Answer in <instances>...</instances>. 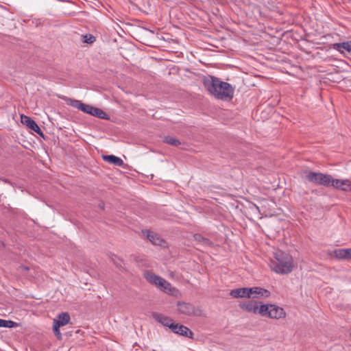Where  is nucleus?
Masks as SVG:
<instances>
[{
	"label": "nucleus",
	"instance_id": "obj_1",
	"mask_svg": "<svg viewBox=\"0 0 351 351\" xmlns=\"http://www.w3.org/2000/svg\"><path fill=\"white\" fill-rule=\"evenodd\" d=\"M203 84L205 88L217 99L230 101L234 97V88L232 85L218 77L212 75L205 77Z\"/></svg>",
	"mask_w": 351,
	"mask_h": 351
},
{
	"label": "nucleus",
	"instance_id": "obj_2",
	"mask_svg": "<svg viewBox=\"0 0 351 351\" xmlns=\"http://www.w3.org/2000/svg\"><path fill=\"white\" fill-rule=\"evenodd\" d=\"M271 267L278 274H287L293 270L292 257L289 254L280 251L275 254V261L271 262Z\"/></svg>",
	"mask_w": 351,
	"mask_h": 351
},
{
	"label": "nucleus",
	"instance_id": "obj_3",
	"mask_svg": "<svg viewBox=\"0 0 351 351\" xmlns=\"http://www.w3.org/2000/svg\"><path fill=\"white\" fill-rule=\"evenodd\" d=\"M306 179L311 182L326 187L332 186L333 184V178L332 176L319 172L308 171Z\"/></svg>",
	"mask_w": 351,
	"mask_h": 351
},
{
	"label": "nucleus",
	"instance_id": "obj_4",
	"mask_svg": "<svg viewBox=\"0 0 351 351\" xmlns=\"http://www.w3.org/2000/svg\"><path fill=\"white\" fill-rule=\"evenodd\" d=\"M145 278L149 283L155 285L157 287L166 293H171L173 291L176 290V289L172 287L171 284L166 281L164 278L152 272H147L145 274Z\"/></svg>",
	"mask_w": 351,
	"mask_h": 351
},
{
	"label": "nucleus",
	"instance_id": "obj_5",
	"mask_svg": "<svg viewBox=\"0 0 351 351\" xmlns=\"http://www.w3.org/2000/svg\"><path fill=\"white\" fill-rule=\"evenodd\" d=\"M178 311L180 313L188 316H197L200 315V310L188 302H178L177 304Z\"/></svg>",
	"mask_w": 351,
	"mask_h": 351
},
{
	"label": "nucleus",
	"instance_id": "obj_6",
	"mask_svg": "<svg viewBox=\"0 0 351 351\" xmlns=\"http://www.w3.org/2000/svg\"><path fill=\"white\" fill-rule=\"evenodd\" d=\"M21 123L25 125L29 129L33 130L39 136L44 137V134L38 124L31 117L22 114L21 116Z\"/></svg>",
	"mask_w": 351,
	"mask_h": 351
},
{
	"label": "nucleus",
	"instance_id": "obj_7",
	"mask_svg": "<svg viewBox=\"0 0 351 351\" xmlns=\"http://www.w3.org/2000/svg\"><path fill=\"white\" fill-rule=\"evenodd\" d=\"M170 330L178 335L189 337L190 339L193 338V332L186 326L173 323V324H171Z\"/></svg>",
	"mask_w": 351,
	"mask_h": 351
},
{
	"label": "nucleus",
	"instance_id": "obj_8",
	"mask_svg": "<svg viewBox=\"0 0 351 351\" xmlns=\"http://www.w3.org/2000/svg\"><path fill=\"white\" fill-rule=\"evenodd\" d=\"M261 304V302H257L254 300H247L241 302L239 304V306L240 307L241 309L246 312L256 314L258 312V304Z\"/></svg>",
	"mask_w": 351,
	"mask_h": 351
},
{
	"label": "nucleus",
	"instance_id": "obj_9",
	"mask_svg": "<svg viewBox=\"0 0 351 351\" xmlns=\"http://www.w3.org/2000/svg\"><path fill=\"white\" fill-rule=\"evenodd\" d=\"M142 233L153 245H162V243H165V241L160 235L154 232L149 230H142Z\"/></svg>",
	"mask_w": 351,
	"mask_h": 351
},
{
	"label": "nucleus",
	"instance_id": "obj_10",
	"mask_svg": "<svg viewBox=\"0 0 351 351\" xmlns=\"http://www.w3.org/2000/svg\"><path fill=\"white\" fill-rule=\"evenodd\" d=\"M251 289L248 287L238 288L230 291V295L234 298H251Z\"/></svg>",
	"mask_w": 351,
	"mask_h": 351
},
{
	"label": "nucleus",
	"instance_id": "obj_11",
	"mask_svg": "<svg viewBox=\"0 0 351 351\" xmlns=\"http://www.w3.org/2000/svg\"><path fill=\"white\" fill-rule=\"evenodd\" d=\"M285 316L286 313L282 308L274 304H270V310L268 317L272 319H280L285 317Z\"/></svg>",
	"mask_w": 351,
	"mask_h": 351
},
{
	"label": "nucleus",
	"instance_id": "obj_12",
	"mask_svg": "<svg viewBox=\"0 0 351 351\" xmlns=\"http://www.w3.org/2000/svg\"><path fill=\"white\" fill-rule=\"evenodd\" d=\"M332 186L343 191H351V182L349 180H340L333 178Z\"/></svg>",
	"mask_w": 351,
	"mask_h": 351
},
{
	"label": "nucleus",
	"instance_id": "obj_13",
	"mask_svg": "<svg viewBox=\"0 0 351 351\" xmlns=\"http://www.w3.org/2000/svg\"><path fill=\"white\" fill-rule=\"evenodd\" d=\"M71 105L73 107L76 108L82 112L90 115L92 114L93 110L94 109V106L89 104H83L81 101L75 99L71 100Z\"/></svg>",
	"mask_w": 351,
	"mask_h": 351
},
{
	"label": "nucleus",
	"instance_id": "obj_14",
	"mask_svg": "<svg viewBox=\"0 0 351 351\" xmlns=\"http://www.w3.org/2000/svg\"><path fill=\"white\" fill-rule=\"evenodd\" d=\"M153 318L158 322L160 323L165 326L168 327L170 329L171 324H173V319L167 316L158 313H152Z\"/></svg>",
	"mask_w": 351,
	"mask_h": 351
},
{
	"label": "nucleus",
	"instance_id": "obj_15",
	"mask_svg": "<svg viewBox=\"0 0 351 351\" xmlns=\"http://www.w3.org/2000/svg\"><path fill=\"white\" fill-rule=\"evenodd\" d=\"M251 298H268L270 295V291L264 288L254 287H250Z\"/></svg>",
	"mask_w": 351,
	"mask_h": 351
},
{
	"label": "nucleus",
	"instance_id": "obj_16",
	"mask_svg": "<svg viewBox=\"0 0 351 351\" xmlns=\"http://www.w3.org/2000/svg\"><path fill=\"white\" fill-rule=\"evenodd\" d=\"M332 49L341 54H344V51L351 53V40L334 43L332 44Z\"/></svg>",
	"mask_w": 351,
	"mask_h": 351
},
{
	"label": "nucleus",
	"instance_id": "obj_17",
	"mask_svg": "<svg viewBox=\"0 0 351 351\" xmlns=\"http://www.w3.org/2000/svg\"><path fill=\"white\" fill-rule=\"evenodd\" d=\"M71 317L68 313H61L58 315V319L53 320V324L57 327H61L66 325L70 322Z\"/></svg>",
	"mask_w": 351,
	"mask_h": 351
},
{
	"label": "nucleus",
	"instance_id": "obj_18",
	"mask_svg": "<svg viewBox=\"0 0 351 351\" xmlns=\"http://www.w3.org/2000/svg\"><path fill=\"white\" fill-rule=\"evenodd\" d=\"M103 159L105 161L118 167H121L123 165V160L114 155H104L103 156Z\"/></svg>",
	"mask_w": 351,
	"mask_h": 351
},
{
	"label": "nucleus",
	"instance_id": "obj_19",
	"mask_svg": "<svg viewBox=\"0 0 351 351\" xmlns=\"http://www.w3.org/2000/svg\"><path fill=\"white\" fill-rule=\"evenodd\" d=\"M162 142L167 143L170 145L174 146V147H178L182 144V143L180 142V141L178 138H175L173 136H164L163 139H162Z\"/></svg>",
	"mask_w": 351,
	"mask_h": 351
},
{
	"label": "nucleus",
	"instance_id": "obj_20",
	"mask_svg": "<svg viewBox=\"0 0 351 351\" xmlns=\"http://www.w3.org/2000/svg\"><path fill=\"white\" fill-rule=\"evenodd\" d=\"M91 115L95 116V117L101 119H105V120L110 119V117L107 113H106L101 109L95 108V107H94V109L93 110V113Z\"/></svg>",
	"mask_w": 351,
	"mask_h": 351
},
{
	"label": "nucleus",
	"instance_id": "obj_21",
	"mask_svg": "<svg viewBox=\"0 0 351 351\" xmlns=\"http://www.w3.org/2000/svg\"><path fill=\"white\" fill-rule=\"evenodd\" d=\"M270 310V304H258V312L261 316L268 317Z\"/></svg>",
	"mask_w": 351,
	"mask_h": 351
},
{
	"label": "nucleus",
	"instance_id": "obj_22",
	"mask_svg": "<svg viewBox=\"0 0 351 351\" xmlns=\"http://www.w3.org/2000/svg\"><path fill=\"white\" fill-rule=\"evenodd\" d=\"M19 324L12 320H5L0 319V327L1 328H15L19 326Z\"/></svg>",
	"mask_w": 351,
	"mask_h": 351
},
{
	"label": "nucleus",
	"instance_id": "obj_23",
	"mask_svg": "<svg viewBox=\"0 0 351 351\" xmlns=\"http://www.w3.org/2000/svg\"><path fill=\"white\" fill-rule=\"evenodd\" d=\"M348 249H338L335 251V255L338 258H348Z\"/></svg>",
	"mask_w": 351,
	"mask_h": 351
},
{
	"label": "nucleus",
	"instance_id": "obj_24",
	"mask_svg": "<svg viewBox=\"0 0 351 351\" xmlns=\"http://www.w3.org/2000/svg\"><path fill=\"white\" fill-rule=\"evenodd\" d=\"M194 239L195 241L202 242L206 245H211L213 244L212 241L210 239L204 237L200 234H195L194 235Z\"/></svg>",
	"mask_w": 351,
	"mask_h": 351
},
{
	"label": "nucleus",
	"instance_id": "obj_25",
	"mask_svg": "<svg viewBox=\"0 0 351 351\" xmlns=\"http://www.w3.org/2000/svg\"><path fill=\"white\" fill-rule=\"evenodd\" d=\"M83 42L88 44H93L95 40V37L92 34L83 35Z\"/></svg>",
	"mask_w": 351,
	"mask_h": 351
},
{
	"label": "nucleus",
	"instance_id": "obj_26",
	"mask_svg": "<svg viewBox=\"0 0 351 351\" xmlns=\"http://www.w3.org/2000/svg\"><path fill=\"white\" fill-rule=\"evenodd\" d=\"M111 260L113 262V263L116 265L117 267H118L119 269H123V267H122V265L121 264V263L122 262V260L121 258H118L115 255H112V256L111 257Z\"/></svg>",
	"mask_w": 351,
	"mask_h": 351
},
{
	"label": "nucleus",
	"instance_id": "obj_27",
	"mask_svg": "<svg viewBox=\"0 0 351 351\" xmlns=\"http://www.w3.org/2000/svg\"><path fill=\"white\" fill-rule=\"evenodd\" d=\"M53 330L54 334L58 337V339H60L62 338V335L60 332V327H57V325L53 324Z\"/></svg>",
	"mask_w": 351,
	"mask_h": 351
},
{
	"label": "nucleus",
	"instance_id": "obj_28",
	"mask_svg": "<svg viewBox=\"0 0 351 351\" xmlns=\"http://www.w3.org/2000/svg\"><path fill=\"white\" fill-rule=\"evenodd\" d=\"M98 206L99 208L104 210V207H105V204L103 201H101L99 204H98Z\"/></svg>",
	"mask_w": 351,
	"mask_h": 351
},
{
	"label": "nucleus",
	"instance_id": "obj_29",
	"mask_svg": "<svg viewBox=\"0 0 351 351\" xmlns=\"http://www.w3.org/2000/svg\"><path fill=\"white\" fill-rule=\"evenodd\" d=\"M348 251H349L348 258L351 259V248H349Z\"/></svg>",
	"mask_w": 351,
	"mask_h": 351
},
{
	"label": "nucleus",
	"instance_id": "obj_30",
	"mask_svg": "<svg viewBox=\"0 0 351 351\" xmlns=\"http://www.w3.org/2000/svg\"><path fill=\"white\" fill-rule=\"evenodd\" d=\"M21 268H22L23 269H24V270H26V271L29 270V267H27V266H22V267H21Z\"/></svg>",
	"mask_w": 351,
	"mask_h": 351
}]
</instances>
